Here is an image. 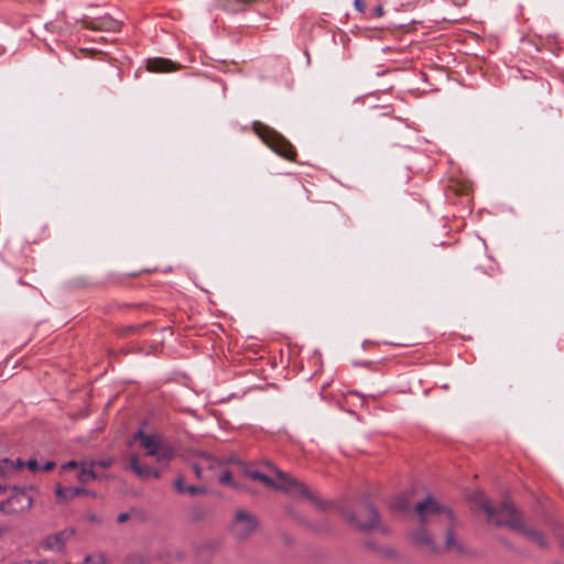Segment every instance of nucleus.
Here are the masks:
<instances>
[{"label":"nucleus","instance_id":"nucleus-1","mask_svg":"<svg viewBox=\"0 0 564 564\" xmlns=\"http://www.w3.org/2000/svg\"><path fill=\"white\" fill-rule=\"evenodd\" d=\"M470 502L475 508H479L487 514V522L496 525H507L511 530H514L525 536L528 540L538 544L541 547L546 545L543 534L530 527H528L521 514L510 503V501H503L499 509H494L489 500L480 491L474 492L470 496Z\"/></svg>","mask_w":564,"mask_h":564},{"label":"nucleus","instance_id":"nucleus-2","mask_svg":"<svg viewBox=\"0 0 564 564\" xmlns=\"http://www.w3.org/2000/svg\"><path fill=\"white\" fill-rule=\"evenodd\" d=\"M414 513L423 525H437L446 531L445 545L448 551H462L453 534L455 519L449 509L429 496L415 505Z\"/></svg>","mask_w":564,"mask_h":564},{"label":"nucleus","instance_id":"nucleus-3","mask_svg":"<svg viewBox=\"0 0 564 564\" xmlns=\"http://www.w3.org/2000/svg\"><path fill=\"white\" fill-rule=\"evenodd\" d=\"M267 466L274 471V474L278 477V481L272 480L267 475H264L256 469H252V468H246L245 474L251 479L260 480L268 487H272L276 490H281L292 497L305 498V499L312 501L313 503L322 507V505H319V502H318L317 497L299 479L289 476L288 474L278 469L275 466H273L270 463H268Z\"/></svg>","mask_w":564,"mask_h":564},{"label":"nucleus","instance_id":"nucleus-4","mask_svg":"<svg viewBox=\"0 0 564 564\" xmlns=\"http://www.w3.org/2000/svg\"><path fill=\"white\" fill-rule=\"evenodd\" d=\"M252 128L273 152L289 161L295 160L296 151L294 147L281 133L260 121H254Z\"/></svg>","mask_w":564,"mask_h":564},{"label":"nucleus","instance_id":"nucleus-5","mask_svg":"<svg viewBox=\"0 0 564 564\" xmlns=\"http://www.w3.org/2000/svg\"><path fill=\"white\" fill-rule=\"evenodd\" d=\"M133 440H139L140 447L144 449L145 455L155 458L159 464L167 463L175 456L174 449L163 444L155 434H147L143 431H138L133 435Z\"/></svg>","mask_w":564,"mask_h":564},{"label":"nucleus","instance_id":"nucleus-6","mask_svg":"<svg viewBox=\"0 0 564 564\" xmlns=\"http://www.w3.org/2000/svg\"><path fill=\"white\" fill-rule=\"evenodd\" d=\"M345 517L362 531L377 530L383 534L388 533V528L380 521L377 510L371 505H366L357 513L349 512Z\"/></svg>","mask_w":564,"mask_h":564},{"label":"nucleus","instance_id":"nucleus-7","mask_svg":"<svg viewBox=\"0 0 564 564\" xmlns=\"http://www.w3.org/2000/svg\"><path fill=\"white\" fill-rule=\"evenodd\" d=\"M32 490H34L33 487H12V492L7 499V505L9 506V516L22 514L32 508L34 502V497L30 494Z\"/></svg>","mask_w":564,"mask_h":564},{"label":"nucleus","instance_id":"nucleus-8","mask_svg":"<svg viewBox=\"0 0 564 564\" xmlns=\"http://www.w3.org/2000/svg\"><path fill=\"white\" fill-rule=\"evenodd\" d=\"M257 528V520L253 516L246 511H238L235 516L231 531L232 534L239 539L243 540L248 538Z\"/></svg>","mask_w":564,"mask_h":564},{"label":"nucleus","instance_id":"nucleus-9","mask_svg":"<svg viewBox=\"0 0 564 564\" xmlns=\"http://www.w3.org/2000/svg\"><path fill=\"white\" fill-rule=\"evenodd\" d=\"M74 533L75 530L72 528L64 529L59 532L47 535L41 545L45 551L61 552L64 550L66 542Z\"/></svg>","mask_w":564,"mask_h":564},{"label":"nucleus","instance_id":"nucleus-10","mask_svg":"<svg viewBox=\"0 0 564 564\" xmlns=\"http://www.w3.org/2000/svg\"><path fill=\"white\" fill-rule=\"evenodd\" d=\"M129 463V468L142 480H147L151 477L160 478L161 473L159 469L151 467L148 464H143L140 460V457L135 453H131L127 457Z\"/></svg>","mask_w":564,"mask_h":564},{"label":"nucleus","instance_id":"nucleus-11","mask_svg":"<svg viewBox=\"0 0 564 564\" xmlns=\"http://www.w3.org/2000/svg\"><path fill=\"white\" fill-rule=\"evenodd\" d=\"M83 23L85 28L90 30L118 32L121 29V22L110 15L95 18L90 21H84Z\"/></svg>","mask_w":564,"mask_h":564},{"label":"nucleus","instance_id":"nucleus-12","mask_svg":"<svg viewBox=\"0 0 564 564\" xmlns=\"http://www.w3.org/2000/svg\"><path fill=\"white\" fill-rule=\"evenodd\" d=\"M420 524L421 527L411 533L412 542L420 547H426L434 552L436 549L432 535L426 531L427 525H423L421 522Z\"/></svg>","mask_w":564,"mask_h":564},{"label":"nucleus","instance_id":"nucleus-13","mask_svg":"<svg viewBox=\"0 0 564 564\" xmlns=\"http://www.w3.org/2000/svg\"><path fill=\"white\" fill-rule=\"evenodd\" d=\"M147 68L149 72L160 73L176 70L180 66L171 59L156 57L148 61Z\"/></svg>","mask_w":564,"mask_h":564},{"label":"nucleus","instance_id":"nucleus-14","mask_svg":"<svg viewBox=\"0 0 564 564\" xmlns=\"http://www.w3.org/2000/svg\"><path fill=\"white\" fill-rule=\"evenodd\" d=\"M86 490L84 488L77 487H62L58 485L55 489V495L58 501L65 502L74 499L75 497L85 494Z\"/></svg>","mask_w":564,"mask_h":564},{"label":"nucleus","instance_id":"nucleus-15","mask_svg":"<svg viewBox=\"0 0 564 564\" xmlns=\"http://www.w3.org/2000/svg\"><path fill=\"white\" fill-rule=\"evenodd\" d=\"M96 463H83L80 465V470L78 474V480L82 484H88L91 480H95L98 478L97 473L95 471Z\"/></svg>","mask_w":564,"mask_h":564},{"label":"nucleus","instance_id":"nucleus-16","mask_svg":"<svg viewBox=\"0 0 564 564\" xmlns=\"http://www.w3.org/2000/svg\"><path fill=\"white\" fill-rule=\"evenodd\" d=\"M10 464L11 460L8 458L0 460V476L2 478H10L14 474V470L11 469Z\"/></svg>","mask_w":564,"mask_h":564},{"label":"nucleus","instance_id":"nucleus-17","mask_svg":"<svg viewBox=\"0 0 564 564\" xmlns=\"http://www.w3.org/2000/svg\"><path fill=\"white\" fill-rule=\"evenodd\" d=\"M204 467H207L209 469H213L214 468V462L209 458H206L204 459L200 464H195L193 465V470L195 473V475L200 478L202 477V474H203V469Z\"/></svg>","mask_w":564,"mask_h":564},{"label":"nucleus","instance_id":"nucleus-18","mask_svg":"<svg viewBox=\"0 0 564 564\" xmlns=\"http://www.w3.org/2000/svg\"><path fill=\"white\" fill-rule=\"evenodd\" d=\"M13 564H56L54 561L45 558L41 561H33V560H22L20 562H15Z\"/></svg>","mask_w":564,"mask_h":564},{"label":"nucleus","instance_id":"nucleus-19","mask_svg":"<svg viewBox=\"0 0 564 564\" xmlns=\"http://www.w3.org/2000/svg\"><path fill=\"white\" fill-rule=\"evenodd\" d=\"M218 481L224 485L231 484V473L227 469L223 470L218 478Z\"/></svg>","mask_w":564,"mask_h":564},{"label":"nucleus","instance_id":"nucleus-20","mask_svg":"<svg viewBox=\"0 0 564 564\" xmlns=\"http://www.w3.org/2000/svg\"><path fill=\"white\" fill-rule=\"evenodd\" d=\"M10 466H11V469L14 470V473H18L23 466H25V462L18 458L15 460H11Z\"/></svg>","mask_w":564,"mask_h":564},{"label":"nucleus","instance_id":"nucleus-21","mask_svg":"<svg viewBox=\"0 0 564 564\" xmlns=\"http://www.w3.org/2000/svg\"><path fill=\"white\" fill-rule=\"evenodd\" d=\"M174 487H175V489H176L178 492L184 494V492H185V488H186L187 486H185V484H184V478H183V477H178V478L175 480Z\"/></svg>","mask_w":564,"mask_h":564},{"label":"nucleus","instance_id":"nucleus-22","mask_svg":"<svg viewBox=\"0 0 564 564\" xmlns=\"http://www.w3.org/2000/svg\"><path fill=\"white\" fill-rule=\"evenodd\" d=\"M205 489L204 488H200V487H196V486H187L185 488V492L194 496V495H197V494H200V492H204Z\"/></svg>","mask_w":564,"mask_h":564},{"label":"nucleus","instance_id":"nucleus-23","mask_svg":"<svg viewBox=\"0 0 564 564\" xmlns=\"http://www.w3.org/2000/svg\"><path fill=\"white\" fill-rule=\"evenodd\" d=\"M393 508H394L395 510L403 511V510H406V509L409 508V506H408V502H406V501H404V500L400 499V500H398V501H395V502H394Z\"/></svg>","mask_w":564,"mask_h":564},{"label":"nucleus","instance_id":"nucleus-24","mask_svg":"<svg viewBox=\"0 0 564 564\" xmlns=\"http://www.w3.org/2000/svg\"><path fill=\"white\" fill-rule=\"evenodd\" d=\"M354 6L356 8V10L360 13H365L366 11V3H365V0H355L354 1Z\"/></svg>","mask_w":564,"mask_h":564},{"label":"nucleus","instance_id":"nucleus-25","mask_svg":"<svg viewBox=\"0 0 564 564\" xmlns=\"http://www.w3.org/2000/svg\"><path fill=\"white\" fill-rule=\"evenodd\" d=\"M25 466L32 471H35L39 469V464H37L36 459H29L28 462H25Z\"/></svg>","mask_w":564,"mask_h":564},{"label":"nucleus","instance_id":"nucleus-26","mask_svg":"<svg viewBox=\"0 0 564 564\" xmlns=\"http://www.w3.org/2000/svg\"><path fill=\"white\" fill-rule=\"evenodd\" d=\"M96 466H99L101 468H108L111 466V460L102 459V460H96Z\"/></svg>","mask_w":564,"mask_h":564},{"label":"nucleus","instance_id":"nucleus-27","mask_svg":"<svg viewBox=\"0 0 564 564\" xmlns=\"http://www.w3.org/2000/svg\"><path fill=\"white\" fill-rule=\"evenodd\" d=\"M77 466H78V463H77V462H75V460H70V462H67L66 464H64V465L62 466V468H63L64 470H68V469H74V468H76Z\"/></svg>","mask_w":564,"mask_h":564},{"label":"nucleus","instance_id":"nucleus-28","mask_svg":"<svg viewBox=\"0 0 564 564\" xmlns=\"http://www.w3.org/2000/svg\"><path fill=\"white\" fill-rule=\"evenodd\" d=\"M0 513L9 516V506L7 505V499L0 501Z\"/></svg>","mask_w":564,"mask_h":564},{"label":"nucleus","instance_id":"nucleus-29","mask_svg":"<svg viewBox=\"0 0 564 564\" xmlns=\"http://www.w3.org/2000/svg\"><path fill=\"white\" fill-rule=\"evenodd\" d=\"M373 14L377 17V18H381L383 14H384V10H383V7L381 4H378L375 10H373Z\"/></svg>","mask_w":564,"mask_h":564},{"label":"nucleus","instance_id":"nucleus-30","mask_svg":"<svg viewBox=\"0 0 564 564\" xmlns=\"http://www.w3.org/2000/svg\"><path fill=\"white\" fill-rule=\"evenodd\" d=\"M55 467V463L54 462H47L43 467H42V470L44 471H51L52 469H54Z\"/></svg>","mask_w":564,"mask_h":564},{"label":"nucleus","instance_id":"nucleus-31","mask_svg":"<svg viewBox=\"0 0 564 564\" xmlns=\"http://www.w3.org/2000/svg\"><path fill=\"white\" fill-rule=\"evenodd\" d=\"M129 517H130L129 513H120L117 518V521L119 523H123L129 519Z\"/></svg>","mask_w":564,"mask_h":564},{"label":"nucleus","instance_id":"nucleus-32","mask_svg":"<svg viewBox=\"0 0 564 564\" xmlns=\"http://www.w3.org/2000/svg\"><path fill=\"white\" fill-rule=\"evenodd\" d=\"M7 490L6 486L0 485V494H3Z\"/></svg>","mask_w":564,"mask_h":564},{"label":"nucleus","instance_id":"nucleus-33","mask_svg":"<svg viewBox=\"0 0 564 564\" xmlns=\"http://www.w3.org/2000/svg\"><path fill=\"white\" fill-rule=\"evenodd\" d=\"M6 532V529L3 527H0V536Z\"/></svg>","mask_w":564,"mask_h":564}]
</instances>
